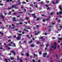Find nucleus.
Wrapping results in <instances>:
<instances>
[{"mask_svg":"<svg viewBox=\"0 0 62 62\" xmlns=\"http://www.w3.org/2000/svg\"><path fill=\"white\" fill-rule=\"evenodd\" d=\"M13 50L12 51H10V52H11V53H13Z\"/></svg>","mask_w":62,"mask_h":62,"instance_id":"50","label":"nucleus"},{"mask_svg":"<svg viewBox=\"0 0 62 62\" xmlns=\"http://www.w3.org/2000/svg\"><path fill=\"white\" fill-rule=\"evenodd\" d=\"M30 6H31V7H33V4H31Z\"/></svg>","mask_w":62,"mask_h":62,"instance_id":"40","label":"nucleus"},{"mask_svg":"<svg viewBox=\"0 0 62 62\" xmlns=\"http://www.w3.org/2000/svg\"><path fill=\"white\" fill-rule=\"evenodd\" d=\"M23 30H24V31H26V32H28V30L26 29L25 28Z\"/></svg>","mask_w":62,"mask_h":62,"instance_id":"14","label":"nucleus"},{"mask_svg":"<svg viewBox=\"0 0 62 62\" xmlns=\"http://www.w3.org/2000/svg\"><path fill=\"white\" fill-rule=\"evenodd\" d=\"M22 3L23 4H26V2H23Z\"/></svg>","mask_w":62,"mask_h":62,"instance_id":"29","label":"nucleus"},{"mask_svg":"<svg viewBox=\"0 0 62 62\" xmlns=\"http://www.w3.org/2000/svg\"><path fill=\"white\" fill-rule=\"evenodd\" d=\"M45 6H46V7H48V5H45Z\"/></svg>","mask_w":62,"mask_h":62,"instance_id":"41","label":"nucleus"},{"mask_svg":"<svg viewBox=\"0 0 62 62\" xmlns=\"http://www.w3.org/2000/svg\"><path fill=\"white\" fill-rule=\"evenodd\" d=\"M38 61L39 62H41V61H40V60H38Z\"/></svg>","mask_w":62,"mask_h":62,"instance_id":"48","label":"nucleus"},{"mask_svg":"<svg viewBox=\"0 0 62 62\" xmlns=\"http://www.w3.org/2000/svg\"><path fill=\"white\" fill-rule=\"evenodd\" d=\"M14 59V58H13V57H11V58H10V59H11V60H13Z\"/></svg>","mask_w":62,"mask_h":62,"instance_id":"21","label":"nucleus"},{"mask_svg":"<svg viewBox=\"0 0 62 62\" xmlns=\"http://www.w3.org/2000/svg\"><path fill=\"white\" fill-rule=\"evenodd\" d=\"M59 27H60V28H61L62 29V26H59Z\"/></svg>","mask_w":62,"mask_h":62,"instance_id":"35","label":"nucleus"},{"mask_svg":"<svg viewBox=\"0 0 62 62\" xmlns=\"http://www.w3.org/2000/svg\"><path fill=\"white\" fill-rule=\"evenodd\" d=\"M11 29H14V28H15V26H14L13 27V28H11Z\"/></svg>","mask_w":62,"mask_h":62,"instance_id":"27","label":"nucleus"},{"mask_svg":"<svg viewBox=\"0 0 62 62\" xmlns=\"http://www.w3.org/2000/svg\"><path fill=\"white\" fill-rule=\"evenodd\" d=\"M32 41H29L28 43L29 44H30L31 43H32Z\"/></svg>","mask_w":62,"mask_h":62,"instance_id":"15","label":"nucleus"},{"mask_svg":"<svg viewBox=\"0 0 62 62\" xmlns=\"http://www.w3.org/2000/svg\"><path fill=\"white\" fill-rule=\"evenodd\" d=\"M59 14L60 15H61V14H62V11H60L59 12Z\"/></svg>","mask_w":62,"mask_h":62,"instance_id":"9","label":"nucleus"},{"mask_svg":"<svg viewBox=\"0 0 62 62\" xmlns=\"http://www.w3.org/2000/svg\"><path fill=\"white\" fill-rule=\"evenodd\" d=\"M53 12H52L50 13V14L51 15H53Z\"/></svg>","mask_w":62,"mask_h":62,"instance_id":"44","label":"nucleus"},{"mask_svg":"<svg viewBox=\"0 0 62 62\" xmlns=\"http://www.w3.org/2000/svg\"><path fill=\"white\" fill-rule=\"evenodd\" d=\"M43 22H45V19L43 20Z\"/></svg>","mask_w":62,"mask_h":62,"instance_id":"49","label":"nucleus"},{"mask_svg":"<svg viewBox=\"0 0 62 62\" xmlns=\"http://www.w3.org/2000/svg\"><path fill=\"white\" fill-rule=\"evenodd\" d=\"M13 53L14 55H15L16 54L15 53V52H13Z\"/></svg>","mask_w":62,"mask_h":62,"instance_id":"43","label":"nucleus"},{"mask_svg":"<svg viewBox=\"0 0 62 62\" xmlns=\"http://www.w3.org/2000/svg\"><path fill=\"white\" fill-rule=\"evenodd\" d=\"M26 55L27 56H29V55L28 54V53H27L26 54Z\"/></svg>","mask_w":62,"mask_h":62,"instance_id":"24","label":"nucleus"},{"mask_svg":"<svg viewBox=\"0 0 62 62\" xmlns=\"http://www.w3.org/2000/svg\"><path fill=\"white\" fill-rule=\"evenodd\" d=\"M21 4V2H19L18 4H16V5H20Z\"/></svg>","mask_w":62,"mask_h":62,"instance_id":"25","label":"nucleus"},{"mask_svg":"<svg viewBox=\"0 0 62 62\" xmlns=\"http://www.w3.org/2000/svg\"><path fill=\"white\" fill-rule=\"evenodd\" d=\"M33 62H35V60L34 59H33L32 60Z\"/></svg>","mask_w":62,"mask_h":62,"instance_id":"52","label":"nucleus"},{"mask_svg":"<svg viewBox=\"0 0 62 62\" xmlns=\"http://www.w3.org/2000/svg\"><path fill=\"white\" fill-rule=\"evenodd\" d=\"M49 46V45H48V44H46V47H48V46Z\"/></svg>","mask_w":62,"mask_h":62,"instance_id":"30","label":"nucleus"},{"mask_svg":"<svg viewBox=\"0 0 62 62\" xmlns=\"http://www.w3.org/2000/svg\"><path fill=\"white\" fill-rule=\"evenodd\" d=\"M44 2H43V1H42V2H40V3H41V4H43Z\"/></svg>","mask_w":62,"mask_h":62,"instance_id":"33","label":"nucleus"},{"mask_svg":"<svg viewBox=\"0 0 62 62\" xmlns=\"http://www.w3.org/2000/svg\"><path fill=\"white\" fill-rule=\"evenodd\" d=\"M18 32H19V33H21V32H22V31H21V30H20V31H18Z\"/></svg>","mask_w":62,"mask_h":62,"instance_id":"31","label":"nucleus"},{"mask_svg":"<svg viewBox=\"0 0 62 62\" xmlns=\"http://www.w3.org/2000/svg\"><path fill=\"white\" fill-rule=\"evenodd\" d=\"M27 26L25 27V28L26 29H31V28H27Z\"/></svg>","mask_w":62,"mask_h":62,"instance_id":"10","label":"nucleus"},{"mask_svg":"<svg viewBox=\"0 0 62 62\" xmlns=\"http://www.w3.org/2000/svg\"><path fill=\"white\" fill-rule=\"evenodd\" d=\"M15 9H18V8L17 7H15Z\"/></svg>","mask_w":62,"mask_h":62,"instance_id":"42","label":"nucleus"},{"mask_svg":"<svg viewBox=\"0 0 62 62\" xmlns=\"http://www.w3.org/2000/svg\"><path fill=\"white\" fill-rule=\"evenodd\" d=\"M55 39V37L52 38V39Z\"/></svg>","mask_w":62,"mask_h":62,"instance_id":"55","label":"nucleus"},{"mask_svg":"<svg viewBox=\"0 0 62 62\" xmlns=\"http://www.w3.org/2000/svg\"><path fill=\"white\" fill-rule=\"evenodd\" d=\"M14 15H16V13L15 12L13 13Z\"/></svg>","mask_w":62,"mask_h":62,"instance_id":"34","label":"nucleus"},{"mask_svg":"<svg viewBox=\"0 0 62 62\" xmlns=\"http://www.w3.org/2000/svg\"><path fill=\"white\" fill-rule=\"evenodd\" d=\"M19 24H23V23L22 22H21L19 23Z\"/></svg>","mask_w":62,"mask_h":62,"instance_id":"47","label":"nucleus"},{"mask_svg":"<svg viewBox=\"0 0 62 62\" xmlns=\"http://www.w3.org/2000/svg\"><path fill=\"white\" fill-rule=\"evenodd\" d=\"M24 23H26V24H27V22H24Z\"/></svg>","mask_w":62,"mask_h":62,"instance_id":"45","label":"nucleus"},{"mask_svg":"<svg viewBox=\"0 0 62 62\" xmlns=\"http://www.w3.org/2000/svg\"><path fill=\"white\" fill-rule=\"evenodd\" d=\"M39 54H41V51H39Z\"/></svg>","mask_w":62,"mask_h":62,"instance_id":"28","label":"nucleus"},{"mask_svg":"<svg viewBox=\"0 0 62 62\" xmlns=\"http://www.w3.org/2000/svg\"><path fill=\"white\" fill-rule=\"evenodd\" d=\"M46 54H47V53H43V56L44 57H45L46 56Z\"/></svg>","mask_w":62,"mask_h":62,"instance_id":"7","label":"nucleus"},{"mask_svg":"<svg viewBox=\"0 0 62 62\" xmlns=\"http://www.w3.org/2000/svg\"><path fill=\"white\" fill-rule=\"evenodd\" d=\"M0 34H1L2 35H4V33H2V32H1V31H0Z\"/></svg>","mask_w":62,"mask_h":62,"instance_id":"20","label":"nucleus"},{"mask_svg":"<svg viewBox=\"0 0 62 62\" xmlns=\"http://www.w3.org/2000/svg\"><path fill=\"white\" fill-rule=\"evenodd\" d=\"M39 20V18H38L37 19V21H38V20Z\"/></svg>","mask_w":62,"mask_h":62,"instance_id":"46","label":"nucleus"},{"mask_svg":"<svg viewBox=\"0 0 62 62\" xmlns=\"http://www.w3.org/2000/svg\"><path fill=\"white\" fill-rule=\"evenodd\" d=\"M34 55L35 56H36V57H38V55L37 54H34Z\"/></svg>","mask_w":62,"mask_h":62,"instance_id":"19","label":"nucleus"},{"mask_svg":"<svg viewBox=\"0 0 62 62\" xmlns=\"http://www.w3.org/2000/svg\"><path fill=\"white\" fill-rule=\"evenodd\" d=\"M60 1V0H57L56 1V3H58V1Z\"/></svg>","mask_w":62,"mask_h":62,"instance_id":"26","label":"nucleus"},{"mask_svg":"<svg viewBox=\"0 0 62 62\" xmlns=\"http://www.w3.org/2000/svg\"><path fill=\"white\" fill-rule=\"evenodd\" d=\"M16 7V6L15 5H12V7L9 8H8V9H11V8H15Z\"/></svg>","mask_w":62,"mask_h":62,"instance_id":"2","label":"nucleus"},{"mask_svg":"<svg viewBox=\"0 0 62 62\" xmlns=\"http://www.w3.org/2000/svg\"><path fill=\"white\" fill-rule=\"evenodd\" d=\"M0 17H1V18H2V19H3L2 20L3 21H4V16H3V15L0 16Z\"/></svg>","mask_w":62,"mask_h":62,"instance_id":"6","label":"nucleus"},{"mask_svg":"<svg viewBox=\"0 0 62 62\" xmlns=\"http://www.w3.org/2000/svg\"><path fill=\"white\" fill-rule=\"evenodd\" d=\"M19 21H24V20L22 19H20Z\"/></svg>","mask_w":62,"mask_h":62,"instance_id":"12","label":"nucleus"},{"mask_svg":"<svg viewBox=\"0 0 62 62\" xmlns=\"http://www.w3.org/2000/svg\"><path fill=\"white\" fill-rule=\"evenodd\" d=\"M7 2H9V1H10V2H12V0H7Z\"/></svg>","mask_w":62,"mask_h":62,"instance_id":"11","label":"nucleus"},{"mask_svg":"<svg viewBox=\"0 0 62 62\" xmlns=\"http://www.w3.org/2000/svg\"><path fill=\"white\" fill-rule=\"evenodd\" d=\"M61 5H60L59 7V8H60V10H62V8H61Z\"/></svg>","mask_w":62,"mask_h":62,"instance_id":"5","label":"nucleus"},{"mask_svg":"<svg viewBox=\"0 0 62 62\" xmlns=\"http://www.w3.org/2000/svg\"><path fill=\"white\" fill-rule=\"evenodd\" d=\"M13 19L14 21H17V20H15V17H13Z\"/></svg>","mask_w":62,"mask_h":62,"instance_id":"8","label":"nucleus"},{"mask_svg":"<svg viewBox=\"0 0 62 62\" xmlns=\"http://www.w3.org/2000/svg\"><path fill=\"white\" fill-rule=\"evenodd\" d=\"M26 11V9H24V11L25 12V11Z\"/></svg>","mask_w":62,"mask_h":62,"instance_id":"58","label":"nucleus"},{"mask_svg":"<svg viewBox=\"0 0 62 62\" xmlns=\"http://www.w3.org/2000/svg\"><path fill=\"white\" fill-rule=\"evenodd\" d=\"M21 8H22V9H23V7H21Z\"/></svg>","mask_w":62,"mask_h":62,"instance_id":"54","label":"nucleus"},{"mask_svg":"<svg viewBox=\"0 0 62 62\" xmlns=\"http://www.w3.org/2000/svg\"><path fill=\"white\" fill-rule=\"evenodd\" d=\"M53 4H55V2H53Z\"/></svg>","mask_w":62,"mask_h":62,"instance_id":"57","label":"nucleus"},{"mask_svg":"<svg viewBox=\"0 0 62 62\" xmlns=\"http://www.w3.org/2000/svg\"><path fill=\"white\" fill-rule=\"evenodd\" d=\"M54 45L55 46L54 47L53 46H52V48H54V49H56V42H54Z\"/></svg>","mask_w":62,"mask_h":62,"instance_id":"3","label":"nucleus"},{"mask_svg":"<svg viewBox=\"0 0 62 62\" xmlns=\"http://www.w3.org/2000/svg\"><path fill=\"white\" fill-rule=\"evenodd\" d=\"M51 31V29H49V31Z\"/></svg>","mask_w":62,"mask_h":62,"instance_id":"61","label":"nucleus"},{"mask_svg":"<svg viewBox=\"0 0 62 62\" xmlns=\"http://www.w3.org/2000/svg\"><path fill=\"white\" fill-rule=\"evenodd\" d=\"M20 62H23V60L21 59H20Z\"/></svg>","mask_w":62,"mask_h":62,"instance_id":"23","label":"nucleus"},{"mask_svg":"<svg viewBox=\"0 0 62 62\" xmlns=\"http://www.w3.org/2000/svg\"><path fill=\"white\" fill-rule=\"evenodd\" d=\"M45 37V36H43V37H41V39H43V37Z\"/></svg>","mask_w":62,"mask_h":62,"instance_id":"38","label":"nucleus"},{"mask_svg":"<svg viewBox=\"0 0 62 62\" xmlns=\"http://www.w3.org/2000/svg\"><path fill=\"white\" fill-rule=\"evenodd\" d=\"M0 50H2V49H3V47H0Z\"/></svg>","mask_w":62,"mask_h":62,"instance_id":"37","label":"nucleus"},{"mask_svg":"<svg viewBox=\"0 0 62 62\" xmlns=\"http://www.w3.org/2000/svg\"><path fill=\"white\" fill-rule=\"evenodd\" d=\"M31 47H34V45H31Z\"/></svg>","mask_w":62,"mask_h":62,"instance_id":"32","label":"nucleus"},{"mask_svg":"<svg viewBox=\"0 0 62 62\" xmlns=\"http://www.w3.org/2000/svg\"><path fill=\"white\" fill-rule=\"evenodd\" d=\"M13 43L14 45V47H16V45H15V44L13 43V42H10V44H8V46H11V45H12V44Z\"/></svg>","mask_w":62,"mask_h":62,"instance_id":"1","label":"nucleus"},{"mask_svg":"<svg viewBox=\"0 0 62 62\" xmlns=\"http://www.w3.org/2000/svg\"><path fill=\"white\" fill-rule=\"evenodd\" d=\"M39 32H38L37 33H35V35H38V34H39Z\"/></svg>","mask_w":62,"mask_h":62,"instance_id":"18","label":"nucleus"},{"mask_svg":"<svg viewBox=\"0 0 62 62\" xmlns=\"http://www.w3.org/2000/svg\"><path fill=\"white\" fill-rule=\"evenodd\" d=\"M11 13V12H10L8 14V15H10V13Z\"/></svg>","mask_w":62,"mask_h":62,"instance_id":"22","label":"nucleus"},{"mask_svg":"<svg viewBox=\"0 0 62 62\" xmlns=\"http://www.w3.org/2000/svg\"><path fill=\"white\" fill-rule=\"evenodd\" d=\"M17 34V35H18V37H20V36H21V35H22V34H19V33H18Z\"/></svg>","mask_w":62,"mask_h":62,"instance_id":"16","label":"nucleus"},{"mask_svg":"<svg viewBox=\"0 0 62 62\" xmlns=\"http://www.w3.org/2000/svg\"><path fill=\"white\" fill-rule=\"evenodd\" d=\"M5 60L6 62H9V60L8 59H5Z\"/></svg>","mask_w":62,"mask_h":62,"instance_id":"4","label":"nucleus"},{"mask_svg":"<svg viewBox=\"0 0 62 62\" xmlns=\"http://www.w3.org/2000/svg\"><path fill=\"white\" fill-rule=\"evenodd\" d=\"M45 35H47V33H45Z\"/></svg>","mask_w":62,"mask_h":62,"instance_id":"60","label":"nucleus"},{"mask_svg":"<svg viewBox=\"0 0 62 62\" xmlns=\"http://www.w3.org/2000/svg\"><path fill=\"white\" fill-rule=\"evenodd\" d=\"M49 8H47V10H49Z\"/></svg>","mask_w":62,"mask_h":62,"instance_id":"63","label":"nucleus"},{"mask_svg":"<svg viewBox=\"0 0 62 62\" xmlns=\"http://www.w3.org/2000/svg\"><path fill=\"white\" fill-rule=\"evenodd\" d=\"M21 39V38L20 37H17L16 38V39L17 40H19V39Z\"/></svg>","mask_w":62,"mask_h":62,"instance_id":"13","label":"nucleus"},{"mask_svg":"<svg viewBox=\"0 0 62 62\" xmlns=\"http://www.w3.org/2000/svg\"><path fill=\"white\" fill-rule=\"evenodd\" d=\"M51 17V16H49V19L47 18L46 19V21H48L49 20V19L50 18V17Z\"/></svg>","mask_w":62,"mask_h":62,"instance_id":"17","label":"nucleus"},{"mask_svg":"<svg viewBox=\"0 0 62 62\" xmlns=\"http://www.w3.org/2000/svg\"><path fill=\"white\" fill-rule=\"evenodd\" d=\"M32 16H34L35 15V14H32Z\"/></svg>","mask_w":62,"mask_h":62,"instance_id":"62","label":"nucleus"},{"mask_svg":"<svg viewBox=\"0 0 62 62\" xmlns=\"http://www.w3.org/2000/svg\"><path fill=\"white\" fill-rule=\"evenodd\" d=\"M42 16H44V14H42Z\"/></svg>","mask_w":62,"mask_h":62,"instance_id":"64","label":"nucleus"},{"mask_svg":"<svg viewBox=\"0 0 62 62\" xmlns=\"http://www.w3.org/2000/svg\"><path fill=\"white\" fill-rule=\"evenodd\" d=\"M17 60H19V57H17Z\"/></svg>","mask_w":62,"mask_h":62,"instance_id":"59","label":"nucleus"},{"mask_svg":"<svg viewBox=\"0 0 62 62\" xmlns=\"http://www.w3.org/2000/svg\"><path fill=\"white\" fill-rule=\"evenodd\" d=\"M58 36L59 37H60V36H61V35L60 34H58Z\"/></svg>","mask_w":62,"mask_h":62,"instance_id":"56","label":"nucleus"},{"mask_svg":"<svg viewBox=\"0 0 62 62\" xmlns=\"http://www.w3.org/2000/svg\"><path fill=\"white\" fill-rule=\"evenodd\" d=\"M59 39L60 40H61L62 39V38H59Z\"/></svg>","mask_w":62,"mask_h":62,"instance_id":"39","label":"nucleus"},{"mask_svg":"<svg viewBox=\"0 0 62 62\" xmlns=\"http://www.w3.org/2000/svg\"><path fill=\"white\" fill-rule=\"evenodd\" d=\"M36 43H37V44H39V42H37Z\"/></svg>","mask_w":62,"mask_h":62,"instance_id":"36","label":"nucleus"},{"mask_svg":"<svg viewBox=\"0 0 62 62\" xmlns=\"http://www.w3.org/2000/svg\"><path fill=\"white\" fill-rule=\"evenodd\" d=\"M19 13H23V12H18Z\"/></svg>","mask_w":62,"mask_h":62,"instance_id":"51","label":"nucleus"},{"mask_svg":"<svg viewBox=\"0 0 62 62\" xmlns=\"http://www.w3.org/2000/svg\"><path fill=\"white\" fill-rule=\"evenodd\" d=\"M14 38H15L16 37V36L14 35Z\"/></svg>","mask_w":62,"mask_h":62,"instance_id":"53","label":"nucleus"}]
</instances>
